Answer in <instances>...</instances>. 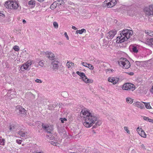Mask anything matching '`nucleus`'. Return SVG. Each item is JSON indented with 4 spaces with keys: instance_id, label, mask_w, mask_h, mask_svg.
<instances>
[{
    "instance_id": "1",
    "label": "nucleus",
    "mask_w": 153,
    "mask_h": 153,
    "mask_svg": "<svg viewBox=\"0 0 153 153\" xmlns=\"http://www.w3.org/2000/svg\"><path fill=\"white\" fill-rule=\"evenodd\" d=\"M82 114L84 115L83 124L85 127L89 128L95 123L93 126V128H96L101 124V121L98 120V118L96 115L93 113L90 112L87 109L84 108L82 110L81 114Z\"/></svg>"
},
{
    "instance_id": "2",
    "label": "nucleus",
    "mask_w": 153,
    "mask_h": 153,
    "mask_svg": "<svg viewBox=\"0 0 153 153\" xmlns=\"http://www.w3.org/2000/svg\"><path fill=\"white\" fill-rule=\"evenodd\" d=\"M118 63L120 66L125 69H128L130 66V63L126 58H121L120 61L118 62Z\"/></svg>"
},
{
    "instance_id": "3",
    "label": "nucleus",
    "mask_w": 153,
    "mask_h": 153,
    "mask_svg": "<svg viewBox=\"0 0 153 153\" xmlns=\"http://www.w3.org/2000/svg\"><path fill=\"white\" fill-rule=\"evenodd\" d=\"M123 90H131L133 91L135 89V86L132 84L129 83H126L123 84L122 86Z\"/></svg>"
},
{
    "instance_id": "4",
    "label": "nucleus",
    "mask_w": 153,
    "mask_h": 153,
    "mask_svg": "<svg viewBox=\"0 0 153 153\" xmlns=\"http://www.w3.org/2000/svg\"><path fill=\"white\" fill-rule=\"evenodd\" d=\"M121 34L126 37V40L129 39L130 36L132 35L133 32L132 30L126 29L123 30L122 31Z\"/></svg>"
},
{
    "instance_id": "5",
    "label": "nucleus",
    "mask_w": 153,
    "mask_h": 153,
    "mask_svg": "<svg viewBox=\"0 0 153 153\" xmlns=\"http://www.w3.org/2000/svg\"><path fill=\"white\" fill-rule=\"evenodd\" d=\"M32 64V61L30 60H28L25 64H24L21 67V70L24 71L26 70H29L30 69L29 66L31 65Z\"/></svg>"
},
{
    "instance_id": "6",
    "label": "nucleus",
    "mask_w": 153,
    "mask_h": 153,
    "mask_svg": "<svg viewBox=\"0 0 153 153\" xmlns=\"http://www.w3.org/2000/svg\"><path fill=\"white\" fill-rule=\"evenodd\" d=\"M117 33V31L116 30H111L106 33V36L108 39L111 40L113 39Z\"/></svg>"
},
{
    "instance_id": "7",
    "label": "nucleus",
    "mask_w": 153,
    "mask_h": 153,
    "mask_svg": "<svg viewBox=\"0 0 153 153\" xmlns=\"http://www.w3.org/2000/svg\"><path fill=\"white\" fill-rule=\"evenodd\" d=\"M16 111L19 114H21V116H22L23 115H25L27 112L21 106H17L16 107Z\"/></svg>"
},
{
    "instance_id": "8",
    "label": "nucleus",
    "mask_w": 153,
    "mask_h": 153,
    "mask_svg": "<svg viewBox=\"0 0 153 153\" xmlns=\"http://www.w3.org/2000/svg\"><path fill=\"white\" fill-rule=\"evenodd\" d=\"M144 11L148 15H152L153 16V5L149 6V7H145L144 9Z\"/></svg>"
},
{
    "instance_id": "9",
    "label": "nucleus",
    "mask_w": 153,
    "mask_h": 153,
    "mask_svg": "<svg viewBox=\"0 0 153 153\" xmlns=\"http://www.w3.org/2000/svg\"><path fill=\"white\" fill-rule=\"evenodd\" d=\"M120 36L117 37L116 38V43H121L127 40L126 37H124V36L121 34V33H120Z\"/></svg>"
},
{
    "instance_id": "10",
    "label": "nucleus",
    "mask_w": 153,
    "mask_h": 153,
    "mask_svg": "<svg viewBox=\"0 0 153 153\" xmlns=\"http://www.w3.org/2000/svg\"><path fill=\"white\" fill-rule=\"evenodd\" d=\"M120 36L117 37L116 38V43H121L127 40L126 37H124V36L121 34V33H120Z\"/></svg>"
},
{
    "instance_id": "11",
    "label": "nucleus",
    "mask_w": 153,
    "mask_h": 153,
    "mask_svg": "<svg viewBox=\"0 0 153 153\" xmlns=\"http://www.w3.org/2000/svg\"><path fill=\"white\" fill-rule=\"evenodd\" d=\"M59 62L56 59L53 61L51 63V65L53 66V69L55 71L57 70L59 68Z\"/></svg>"
},
{
    "instance_id": "12",
    "label": "nucleus",
    "mask_w": 153,
    "mask_h": 153,
    "mask_svg": "<svg viewBox=\"0 0 153 153\" xmlns=\"http://www.w3.org/2000/svg\"><path fill=\"white\" fill-rule=\"evenodd\" d=\"M11 9L16 10L19 7V3L16 1H11Z\"/></svg>"
},
{
    "instance_id": "13",
    "label": "nucleus",
    "mask_w": 153,
    "mask_h": 153,
    "mask_svg": "<svg viewBox=\"0 0 153 153\" xmlns=\"http://www.w3.org/2000/svg\"><path fill=\"white\" fill-rule=\"evenodd\" d=\"M46 55H47L48 57L50 60H55V56L54 54L51 52L47 51L45 52Z\"/></svg>"
},
{
    "instance_id": "14",
    "label": "nucleus",
    "mask_w": 153,
    "mask_h": 153,
    "mask_svg": "<svg viewBox=\"0 0 153 153\" xmlns=\"http://www.w3.org/2000/svg\"><path fill=\"white\" fill-rule=\"evenodd\" d=\"M118 80L119 79L116 77H109L108 79V82H112L114 85L116 84L118 81Z\"/></svg>"
},
{
    "instance_id": "15",
    "label": "nucleus",
    "mask_w": 153,
    "mask_h": 153,
    "mask_svg": "<svg viewBox=\"0 0 153 153\" xmlns=\"http://www.w3.org/2000/svg\"><path fill=\"white\" fill-rule=\"evenodd\" d=\"M137 131L141 137H146V134L144 131L142 129V128H140L139 129V127H138L137 128Z\"/></svg>"
},
{
    "instance_id": "16",
    "label": "nucleus",
    "mask_w": 153,
    "mask_h": 153,
    "mask_svg": "<svg viewBox=\"0 0 153 153\" xmlns=\"http://www.w3.org/2000/svg\"><path fill=\"white\" fill-rule=\"evenodd\" d=\"M82 64L83 66L88 68L90 69L93 70L94 69V67L91 64L86 62H82Z\"/></svg>"
},
{
    "instance_id": "17",
    "label": "nucleus",
    "mask_w": 153,
    "mask_h": 153,
    "mask_svg": "<svg viewBox=\"0 0 153 153\" xmlns=\"http://www.w3.org/2000/svg\"><path fill=\"white\" fill-rule=\"evenodd\" d=\"M146 43L153 47V38H148L146 41Z\"/></svg>"
},
{
    "instance_id": "18",
    "label": "nucleus",
    "mask_w": 153,
    "mask_h": 153,
    "mask_svg": "<svg viewBox=\"0 0 153 153\" xmlns=\"http://www.w3.org/2000/svg\"><path fill=\"white\" fill-rule=\"evenodd\" d=\"M135 105L136 106L141 109L144 108V105L143 104L140 102H137L135 103Z\"/></svg>"
},
{
    "instance_id": "19",
    "label": "nucleus",
    "mask_w": 153,
    "mask_h": 153,
    "mask_svg": "<svg viewBox=\"0 0 153 153\" xmlns=\"http://www.w3.org/2000/svg\"><path fill=\"white\" fill-rule=\"evenodd\" d=\"M12 5L11 4V1H7L5 2L4 6L7 9H10L11 8V6Z\"/></svg>"
},
{
    "instance_id": "20",
    "label": "nucleus",
    "mask_w": 153,
    "mask_h": 153,
    "mask_svg": "<svg viewBox=\"0 0 153 153\" xmlns=\"http://www.w3.org/2000/svg\"><path fill=\"white\" fill-rule=\"evenodd\" d=\"M48 128L46 129L45 131L47 132L48 134H50L51 133V132L53 130V127L51 126H48Z\"/></svg>"
},
{
    "instance_id": "21",
    "label": "nucleus",
    "mask_w": 153,
    "mask_h": 153,
    "mask_svg": "<svg viewBox=\"0 0 153 153\" xmlns=\"http://www.w3.org/2000/svg\"><path fill=\"white\" fill-rule=\"evenodd\" d=\"M18 133L20 136L24 137H25L27 134V132H24L20 131L18 132Z\"/></svg>"
},
{
    "instance_id": "22",
    "label": "nucleus",
    "mask_w": 153,
    "mask_h": 153,
    "mask_svg": "<svg viewBox=\"0 0 153 153\" xmlns=\"http://www.w3.org/2000/svg\"><path fill=\"white\" fill-rule=\"evenodd\" d=\"M106 1H105L104 2V4H106V5L105 6H106L108 8H110L113 7V4H112V3L110 1L108 2H107Z\"/></svg>"
},
{
    "instance_id": "23",
    "label": "nucleus",
    "mask_w": 153,
    "mask_h": 153,
    "mask_svg": "<svg viewBox=\"0 0 153 153\" xmlns=\"http://www.w3.org/2000/svg\"><path fill=\"white\" fill-rule=\"evenodd\" d=\"M86 30L85 29L83 28L81 30H77L76 31V34L79 33V34H82L83 33H86Z\"/></svg>"
},
{
    "instance_id": "24",
    "label": "nucleus",
    "mask_w": 153,
    "mask_h": 153,
    "mask_svg": "<svg viewBox=\"0 0 153 153\" xmlns=\"http://www.w3.org/2000/svg\"><path fill=\"white\" fill-rule=\"evenodd\" d=\"M28 4L30 5H31V7H33L35 6L36 2L35 1L31 0L28 2Z\"/></svg>"
},
{
    "instance_id": "25",
    "label": "nucleus",
    "mask_w": 153,
    "mask_h": 153,
    "mask_svg": "<svg viewBox=\"0 0 153 153\" xmlns=\"http://www.w3.org/2000/svg\"><path fill=\"white\" fill-rule=\"evenodd\" d=\"M58 5L56 4V2H55L51 5L50 7V8L52 10L54 9Z\"/></svg>"
},
{
    "instance_id": "26",
    "label": "nucleus",
    "mask_w": 153,
    "mask_h": 153,
    "mask_svg": "<svg viewBox=\"0 0 153 153\" xmlns=\"http://www.w3.org/2000/svg\"><path fill=\"white\" fill-rule=\"evenodd\" d=\"M126 102L130 104L132 103L133 102V99L130 97H127L126 98Z\"/></svg>"
},
{
    "instance_id": "27",
    "label": "nucleus",
    "mask_w": 153,
    "mask_h": 153,
    "mask_svg": "<svg viewBox=\"0 0 153 153\" xmlns=\"http://www.w3.org/2000/svg\"><path fill=\"white\" fill-rule=\"evenodd\" d=\"M143 103L146 106V107L147 109H150L151 108V107L150 106L149 103V102H143Z\"/></svg>"
},
{
    "instance_id": "28",
    "label": "nucleus",
    "mask_w": 153,
    "mask_h": 153,
    "mask_svg": "<svg viewBox=\"0 0 153 153\" xmlns=\"http://www.w3.org/2000/svg\"><path fill=\"white\" fill-rule=\"evenodd\" d=\"M76 73L81 78H82L83 76H85V74L82 72H80L79 71H77L76 72Z\"/></svg>"
},
{
    "instance_id": "29",
    "label": "nucleus",
    "mask_w": 153,
    "mask_h": 153,
    "mask_svg": "<svg viewBox=\"0 0 153 153\" xmlns=\"http://www.w3.org/2000/svg\"><path fill=\"white\" fill-rule=\"evenodd\" d=\"M56 2V4L58 5V6H59V5H61L64 3L63 1L62 0H57L56 1H55Z\"/></svg>"
},
{
    "instance_id": "30",
    "label": "nucleus",
    "mask_w": 153,
    "mask_h": 153,
    "mask_svg": "<svg viewBox=\"0 0 153 153\" xmlns=\"http://www.w3.org/2000/svg\"><path fill=\"white\" fill-rule=\"evenodd\" d=\"M132 50L133 52L135 53H137L138 52V50L136 46H133Z\"/></svg>"
},
{
    "instance_id": "31",
    "label": "nucleus",
    "mask_w": 153,
    "mask_h": 153,
    "mask_svg": "<svg viewBox=\"0 0 153 153\" xmlns=\"http://www.w3.org/2000/svg\"><path fill=\"white\" fill-rule=\"evenodd\" d=\"M42 127L43 129L45 131L46 130V129H47L48 128V125L46 124L42 123Z\"/></svg>"
},
{
    "instance_id": "32",
    "label": "nucleus",
    "mask_w": 153,
    "mask_h": 153,
    "mask_svg": "<svg viewBox=\"0 0 153 153\" xmlns=\"http://www.w3.org/2000/svg\"><path fill=\"white\" fill-rule=\"evenodd\" d=\"M16 126L14 124H12L10 125V131H12L15 128Z\"/></svg>"
},
{
    "instance_id": "33",
    "label": "nucleus",
    "mask_w": 153,
    "mask_h": 153,
    "mask_svg": "<svg viewBox=\"0 0 153 153\" xmlns=\"http://www.w3.org/2000/svg\"><path fill=\"white\" fill-rule=\"evenodd\" d=\"M61 95L64 97H66L68 96V94L66 92L64 91L62 92Z\"/></svg>"
},
{
    "instance_id": "34",
    "label": "nucleus",
    "mask_w": 153,
    "mask_h": 153,
    "mask_svg": "<svg viewBox=\"0 0 153 153\" xmlns=\"http://www.w3.org/2000/svg\"><path fill=\"white\" fill-rule=\"evenodd\" d=\"M27 95L30 97L31 98L33 99H34L35 98V96L30 92H29L28 93Z\"/></svg>"
},
{
    "instance_id": "35",
    "label": "nucleus",
    "mask_w": 153,
    "mask_h": 153,
    "mask_svg": "<svg viewBox=\"0 0 153 153\" xmlns=\"http://www.w3.org/2000/svg\"><path fill=\"white\" fill-rule=\"evenodd\" d=\"M54 106V104H51L48 106V108L50 110L53 109L55 108Z\"/></svg>"
},
{
    "instance_id": "36",
    "label": "nucleus",
    "mask_w": 153,
    "mask_h": 153,
    "mask_svg": "<svg viewBox=\"0 0 153 153\" xmlns=\"http://www.w3.org/2000/svg\"><path fill=\"white\" fill-rule=\"evenodd\" d=\"M143 119L145 120H148L149 122H152L153 121V120L149 118V117H144L143 118Z\"/></svg>"
},
{
    "instance_id": "37",
    "label": "nucleus",
    "mask_w": 153,
    "mask_h": 153,
    "mask_svg": "<svg viewBox=\"0 0 153 153\" xmlns=\"http://www.w3.org/2000/svg\"><path fill=\"white\" fill-rule=\"evenodd\" d=\"M53 25L54 27L57 28L58 27V25L57 23L56 22H53Z\"/></svg>"
},
{
    "instance_id": "38",
    "label": "nucleus",
    "mask_w": 153,
    "mask_h": 153,
    "mask_svg": "<svg viewBox=\"0 0 153 153\" xmlns=\"http://www.w3.org/2000/svg\"><path fill=\"white\" fill-rule=\"evenodd\" d=\"M13 49L14 50H15L16 51H18L19 50V47L17 45H15L13 47Z\"/></svg>"
},
{
    "instance_id": "39",
    "label": "nucleus",
    "mask_w": 153,
    "mask_h": 153,
    "mask_svg": "<svg viewBox=\"0 0 153 153\" xmlns=\"http://www.w3.org/2000/svg\"><path fill=\"white\" fill-rule=\"evenodd\" d=\"M39 65L42 67H44L45 66V64L42 61H40L39 63Z\"/></svg>"
},
{
    "instance_id": "40",
    "label": "nucleus",
    "mask_w": 153,
    "mask_h": 153,
    "mask_svg": "<svg viewBox=\"0 0 153 153\" xmlns=\"http://www.w3.org/2000/svg\"><path fill=\"white\" fill-rule=\"evenodd\" d=\"M60 120H61V123H64V121H67V119L65 118H61L60 119Z\"/></svg>"
},
{
    "instance_id": "41",
    "label": "nucleus",
    "mask_w": 153,
    "mask_h": 153,
    "mask_svg": "<svg viewBox=\"0 0 153 153\" xmlns=\"http://www.w3.org/2000/svg\"><path fill=\"white\" fill-rule=\"evenodd\" d=\"M83 80L85 83H86V80H87V79L88 78L86 77V76H85H85H83V77L82 78Z\"/></svg>"
},
{
    "instance_id": "42",
    "label": "nucleus",
    "mask_w": 153,
    "mask_h": 153,
    "mask_svg": "<svg viewBox=\"0 0 153 153\" xmlns=\"http://www.w3.org/2000/svg\"><path fill=\"white\" fill-rule=\"evenodd\" d=\"M61 105L60 103H57L55 105V107L57 108L58 109L59 108L61 107Z\"/></svg>"
},
{
    "instance_id": "43",
    "label": "nucleus",
    "mask_w": 153,
    "mask_h": 153,
    "mask_svg": "<svg viewBox=\"0 0 153 153\" xmlns=\"http://www.w3.org/2000/svg\"><path fill=\"white\" fill-rule=\"evenodd\" d=\"M93 82V80L88 78L87 80H86V83H91Z\"/></svg>"
},
{
    "instance_id": "44",
    "label": "nucleus",
    "mask_w": 153,
    "mask_h": 153,
    "mask_svg": "<svg viewBox=\"0 0 153 153\" xmlns=\"http://www.w3.org/2000/svg\"><path fill=\"white\" fill-rule=\"evenodd\" d=\"M4 140L3 139H0V142L2 145H4Z\"/></svg>"
},
{
    "instance_id": "45",
    "label": "nucleus",
    "mask_w": 153,
    "mask_h": 153,
    "mask_svg": "<svg viewBox=\"0 0 153 153\" xmlns=\"http://www.w3.org/2000/svg\"><path fill=\"white\" fill-rule=\"evenodd\" d=\"M64 129L63 128H60L59 129L58 131L59 132L63 133L64 131Z\"/></svg>"
},
{
    "instance_id": "46",
    "label": "nucleus",
    "mask_w": 153,
    "mask_h": 153,
    "mask_svg": "<svg viewBox=\"0 0 153 153\" xmlns=\"http://www.w3.org/2000/svg\"><path fill=\"white\" fill-rule=\"evenodd\" d=\"M124 129L126 131L127 133L128 134L130 133V131L128 130V127H124Z\"/></svg>"
},
{
    "instance_id": "47",
    "label": "nucleus",
    "mask_w": 153,
    "mask_h": 153,
    "mask_svg": "<svg viewBox=\"0 0 153 153\" xmlns=\"http://www.w3.org/2000/svg\"><path fill=\"white\" fill-rule=\"evenodd\" d=\"M51 144L53 146H56L58 144V143L53 141H51Z\"/></svg>"
},
{
    "instance_id": "48",
    "label": "nucleus",
    "mask_w": 153,
    "mask_h": 153,
    "mask_svg": "<svg viewBox=\"0 0 153 153\" xmlns=\"http://www.w3.org/2000/svg\"><path fill=\"white\" fill-rule=\"evenodd\" d=\"M94 62H96V64H99L102 62L101 61L99 60H95Z\"/></svg>"
},
{
    "instance_id": "49",
    "label": "nucleus",
    "mask_w": 153,
    "mask_h": 153,
    "mask_svg": "<svg viewBox=\"0 0 153 153\" xmlns=\"http://www.w3.org/2000/svg\"><path fill=\"white\" fill-rule=\"evenodd\" d=\"M107 118L110 121H112L114 120V119H112L111 117V116L109 115L107 116Z\"/></svg>"
},
{
    "instance_id": "50",
    "label": "nucleus",
    "mask_w": 153,
    "mask_h": 153,
    "mask_svg": "<svg viewBox=\"0 0 153 153\" xmlns=\"http://www.w3.org/2000/svg\"><path fill=\"white\" fill-rule=\"evenodd\" d=\"M22 142V140H16V142L18 143L19 144H21V143Z\"/></svg>"
},
{
    "instance_id": "51",
    "label": "nucleus",
    "mask_w": 153,
    "mask_h": 153,
    "mask_svg": "<svg viewBox=\"0 0 153 153\" xmlns=\"http://www.w3.org/2000/svg\"><path fill=\"white\" fill-rule=\"evenodd\" d=\"M64 35H65V36L66 37L67 39V40H68L69 39V37H68V35H67V34L66 32H65V33Z\"/></svg>"
},
{
    "instance_id": "52",
    "label": "nucleus",
    "mask_w": 153,
    "mask_h": 153,
    "mask_svg": "<svg viewBox=\"0 0 153 153\" xmlns=\"http://www.w3.org/2000/svg\"><path fill=\"white\" fill-rule=\"evenodd\" d=\"M35 81L36 82L39 83H41L42 82V81L40 80L39 79H37Z\"/></svg>"
},
{
    "instance_id": "53",
    "label": "nucleus",
    "mask_w": 153,
    "mask_h": 153,
    "mask_svg": "<svg viewBox=\"0 0 153 153\" xmlns=\"http://www.w3.org/2000/svg\"><path fill=\"white\" fill-rule=\"evenodd\" d=\"M143 149H146L145 148V146H144V145L143 144H142L140 146Z\"/></svg>"
},
{
    "instance_id": "54",
    "label": "nucleus",
    "mask_w": 153,
    "mask_h": 153,
    "mask_svg": "<svg viewBox=\"0 0 153 153\" xmlns=\"http://www.w3.org/2000/svg\"><path fill=\"white\" fill-rule=\"evenodd\" d=\"M126 73L130 75H133L134 74V73L133 72H131L129 73L127 72Z\"/></svg>"
},
{
    "instance_id": "55",
    "label": "nucleus",
    "mask_w": 153,
    "mask_h": 153,
    "mask_svg": "<svg viewBox=\"0 0 153 153\" xmlns=\"http://www.w3.org/2000/svg\"><path fill=\"white\" fill-rule=\"evenodd\" d=\"M140 62H139V61H136L135 62L136 63V65L137 66H139L140 65L139 63Z\"/></svg>"
},
{
    "instance_id": "56",
    "label": "nucleus",
    "mask_w": 153,
    "mask_h": 153,
    "mask_svg": "<svg viewBox=\"0 0 153 153\" xmlns=\"http://www.w3.org/2000/svg\"><path fill=\"white\" fill-rule=\"evenodd\" d=\"M148 35L151 36H153V32H150L149 34H148Z\"/></svg>"
},
{
    "instance_id": "57",
    "label": "nucleus",
    "mask_w": 153,
    "mask_h": 153,
    "mask_svg": "<svg viewBox=\"0 0 153 153\" xmlns=\"http://www.w3.org/2000/svg\"><path fill=\"white\" fill-rule=\"evenodd\" d=\"M111 71V72H113V71H114V70L112 69H107L106 71Z\"/></svg>"
},
{
    "instance_id": "58",
    "label": "nucleus",
    "mask_w": 153,
    "mask_h": 153,
    "mask_svg": "<svg viewBox=\"0 0 153 153\" xmlns=\"http://www.w3.org/2000/svg\"><path fill=\"white\" fill-rule=\"evenodd\" d=\"M67 65H68L69 64H71V65H74V64L73 63L71 62L69 64H68V62L67 64Z\"/></svg>"
},
{
    "instance_id": "59",
    "label": "nucleus",
    "mask_w": 153,
    "mask_h": 153,
    "mask_svg": "<svg viewBox=\"0 0 153 153\" xmlns=\"http://www.w3.org/2000/svg\"><path fill=\"white\" fill-rule=\"evenodd\" d=\"M58 45H63V42L61 41H59L57 43Z\"/></svg>"
},
{
    "instance_id": "60",
    "label": "nucleus",
    "mask_w": 153,
    "mask_h": 153,
    "mask_svg": "<svg viewBox=\"0 0 153 153\" xmlns=\"http://www.w3.org/2000/svg\"><path fill=\"white\" fill-rule=\"evenodd\" d=\"M72 29H74L75 30H76L77 29L74 26H72Z\"/></svg>"
},
{
    "instance_id": "61",
    "label": "nucleus",
    "mask_w": 153,
    "mask_h": 153,
    "mask_svg": "<svg viewBox=\"0 0 153 153\" xmlns=\"http://www.w3.org/2000/svg\"><path fill=\"white\" fill-rule=\"evenodd\" d=\"M36 153H44L42 151L36 152Z\"/></svg>"
},
{
    "instance_id": "62",
    "label": "nucleus",
    "mask_w": 153,
    "mask_h": 153,
    "mask_svg": "<svg viewBox=\"0 0 153 153\" xmlns=\"http://www.w3.org/2000/svg\"><path fill=\"white\" fill-rule=\"evenodd\" d=\"M23 24H25L26 23V21L25 19H23Z\"/></svg>"
},
{
    "instance_id": "63",
    "label": "nucleus",
    "mask_w": 153,
    "mask_h": 153,
    "mask_svg": "<svg viewBox=\"0 0 153 153\" xmlns=\"http://www.w3.org/2000/svg\"><path fill=\"white\" fill-rule=\"evenodd\" d=\"M151 91L153 94V86H152V88L151 90Z\"/></svg>"
},
{
    "instance_id": "64",
    "label": "nucleus",
    "mask_w": 153,
    "mask_h": 153,
    "mask_svg": "<svg viewBox=\"0 0 153 153\" xmlns=\"http://www.w3.org/2000/svg\"><path fill=\"white\" fill-rule=\"evenodd\" d=\"M54 138V137H53L52 136L51 137H50V139H51V140H53Z\"/></svg>"
}]
</instances>
